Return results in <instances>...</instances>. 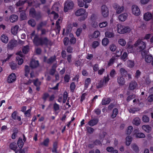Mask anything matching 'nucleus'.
I'll list each match as a JSON object with an SVG mask.
<instances>
[{
	"instance_id": "obj_1",
	"label": "nucleus",
	"mask_w": 153,
	"mask_h": 153,
	"mask_svg": "<svg viewBox=\"0 0 153 153\" xmlns=\"http://www.w3.org/2000/svg\"><path fill=\"white\" fill-rule=\"evenodd\" d=\"M34 44L36 46H45L51 47L54 43L47 37H39L35 36L33 40Z\"/></svg>"
},
{
	"instance_id": "obj_2",
	"label": "nucleus",
	"mask_w": 153,
	"mask_h": 153,
	"mask_svg": "<svg viewBox=\"0 0 153 153\" xmlns=\"http://www.w3.org/2000/svg\"><path fill=\"white\" fill-rule=\"evenodd\" d=\"M29 15L30 16L35 19L36 21H39L42 19L43 14L40 11H36L33 7L30 9Z\"/></svg>"
},
{
	"instance_id": "obj_3",
	"label": "nucleus",
	"mask_w": 153,
	"mask_h": 153,
	"mask_svg": "<svg viewBox=\"0 0 153 153\" xmlns=\"http://www.w3.org/2000/svg\"><path fill=\"white\" fill-rule=\"evenodd\" d=\"M117 27L118 32L121 34L126 33L130 30V28L129 27H123L120 25H118Z\"/></svg>"
},
{
	"instance_id": "obj_4",
	"label": "nucleus",
	"mask_w": 153,
	"mask_h": 153,
	"mask_svg": "<svg viewBox=\"0 0 153 153\" xmlns=\"http://www.w3.org/2000/svg\"><path fill=\"white\" fill-rule=\"evenodd\" d=\"M74 6V4L72 1H67L65 4L64 7V11L67 12L68 10L72 9Z\"/></svg>"
},
{
	"instance_id": "obj_5",
	"label": "nucleus",
	"mask_w": 153,
	"mask_h": 153,
	"mask_svg": "<svg viewBox=\"0 0 153 153\" xmlns=\"http://www.w3.org/2000/svg\"><path fill=\"white\" fill-rule=\"evenodd\" d=\"M56 56L55 55L51 56L48 59L46 56H44L43 58V61L48 64L51 65L56 60Z\"/></svg>"
},
{
	"instance_id": "obj_6",
	"label": "nucleus",
	"mask_w": 153,
	"mask_h": 153,
	"mask_svg": "<svg viewBox=\"0 0 153 153\" xmlns=\"http://www.w3.org/2000/svg\"><path fill=\"white\" fill-rule=\"evenodd\" d=\"M101 11L102 15L104 17H106L108 16V9L105 5H104L101 6Z\"/></svg>"
},
{
	"instance_id": "obj_7",
	"label": "nucleus",
	"mask_w": 153,
	"mask_h": 153,
	"mask_svg": "<svg viewBox=\"0 0 153 153\" xmlns=\"http://www.w3.org/2000/svg\"><path fill=\"white\" fill-rule=\"evenodd\" d=\"M134 47H138L139 48H145L146 45L144 42L139 39L135 43Z\"/></svg>"
},
{
	"instance_id": "obj_8",
	"label": "nucleus",
	"mask_w": 153,
	"mask_h": 153,
	"mask_svg": "<svg viewBox=\"0 0 153 153\" xmlns=\"http://www.w3.org/2000/svg\"><path fill=\"white\" fill-rule=\"evenodd\" d=\"M16 80V76L15 74L14 73H12L8 77L7 81L9 83H11Z\"/></svg>"
},
{
	"instance_id": "obj_9",
	"label": "nucleus",
	"mask_w": 153,
	"mask_h": 153,
	"mask_svg": "<svg viewBox=\"0 0 153 153\" xmlns=\"http://www.w3.org/2000/svg\"><path fill=\"white\" fill-rule=\"evenodd\" d=\"M17 41L14 39H12L10 40L7 45L8 48H13L16 47L18 45Z\"/></svg>"
},
{
	"instance_id": "obj_10",
	"label": "nucleus",
	"mask_w": 153,
	"mask_h": 153,
	"mask_svg": "<svg viewBox=\"0 0 153 153\" xmlns=\"http://www.w3.org/2000/svg\"><path fill=\"white\" fill-rule=\"evenodd\" d=\"M132 10L133 13L136 16L139 15L140 13V9L136 5H133L132 6Z\"/></svg>"
},
{
	"instance_id": "obj_11",
	"label": "nucleus",
	"mask_w": 153,
	"mask_h": 153,
	"mask_svg": "<svg viewBox=\"0 0 153 153\" xmlns=\"http://www.w3.org/2000/svg\"><path fill=\"white\" fill-rule=\"evenodd\" d=\"M137 85V82L135 81H133L129 84L128 89L129 90L133 91L136 89Z\"/></svg>"
},
{
	"instance_id": "obj_12",
	"label": "nucleus",
	"mask_w": 153,
	"mask_h": 153,
	"mask_svg": "<svg viewBox=\"0 0 153 153\" xmlns=\"http://www.w3.org/2000/svg\"><path fill=\"white\" fill-rule=\"evenodd\" d=\"M99 120L97 118H94L90 120L88 123V125L91 127L96 125L98 123Z\"/></svg>"
},
{
	"instance_id": "obj_13",
	"label": "nucleus",
	"mask_w": 153,
	"mask_h": 153,
	"mask_svg": "<svg viewBox=\"0 0 153 153\" xmlns=\"http://www.w3.org/2000/svg\"><path fill=\"white\" fill-rule=\"evenodd\" d=\"M18 113L17 111H14L11 114L12 118L14 120H17L18 121H21V118L20 116H18Z\"/></svg>"
},
{
	"instance_id": "obj_14",
	"label": "nucleus",
	"mask_w": 153,
	"mask_h": 153,
	"mask_svg": "<svg viewBox=\"0 0 153 153\" xmlns=\"http://www.w3.org/2000/svg\"><path fill=\"white\" fill-rule=\"evenodd\" d=\"M33 82L34 85L36 87V90L37 91H39L40 89L41 82L39 80L38 78L33 80Z\"/></svg>"
},
{
	"instance_id": "obj_15",
	"label": "nucleus",
	"mask_w": 153,
	"mask_h": 153,
	"mask_svg": "<svg viewBox=\"0 0 153 153\" xmlns=\"http://www.w3.org/2000/svg\"><path fill=\"white\" fill-rule=\"evenodd\" d=\"M39 65V62L38 60H32L30 62V66L32 68H35L38 67Z\"/></svg>"
},
{
	"instance_id": "obj_16",
	"label": "nucleus",
	"mask_w": 153,
	"mask_h": 153,
	"mask_svg": "<svg viewBox=\"0 0 153 153\" xmlns=\"http://www.w3.org/2000/svg\"><path fill=\"white\" fill-rule=\"evenodd\" d=\"M58 148V143L57 141H55L53 142V148L51 151L53 153H59L57 149Z\"/></svg>"
},
{
	"instance_id": "obj_17",
	"label": "nucleus",
	"mask_w": 153,
	"mask_h": 153,
	"mask_svg": "<svg viewBox=\"0 0 153 153\" xmlns=\"http://www.w3.org/2000/svg\"><path fill=\"white\" fill-rule=\"evenodd\" d=\"M85 10L83 8H80L77 10L75 13L76 16H82L85 13Z\"/></svg>"
},
{
	"instance_id": "obj_18",
	"label": "nucleus",
	"mask_w": 153,
	"mask_h": 153,
	"mask_svg": "<svg viewBox=\"0 0 153 153\" xmlns=\"http://www.w3.org/2000/svg\"><path fill=\"white\" fill-rule=\"evenodd\" d=\"M138 131V129H135L134 131V134H135L136 137L137 138H143L145 137V135L143 133L141 132L137 133V132Z\"/></svg>"
},
{
	"instance_id": "obj_19",
	"label": "nucleus",
	"mask_w": 153,
	"mask_h": 153,
	"mask_svg": "<svg viewBox=\"0 0 153 153\" xmlns=\"http://www.w3.org/2000/svg\"><path fill=\"white\" fill-rule=\"evenodd\" d=\"M19 28V26L18 25L12 27L11 30L12 34L14 35H16L17 33Z\"/></svg>"
},
{
	"instance_id": "obj_20",
	"label": "nucleus",
	"mask_w": 153,
	"mask_h": 153,
	"mask_svg": "<svg viewBox=\"0 0 153 153\" xmlns=\"http://www.w3.org/2000/svg\"><path fill=\"white\" fill-rule=\"evenodd\" d=\"M117 82L120 85H123L125 83V79L123 76H119L117 78Z\"/></svg>"
},
{
	"instance_id": "obj_21",
	"label": "nucleus",
	"mask_w": 153,
	"mask_h": 153,
	"mask_svg": "<svg viewBox=\"0 0 153 153\" xmlns=\"http://www.w3.org/2000/svg\"><path fill=\"white\" fill-rule=\"evenodd\" d=\"M142 128L147 133H149L152 130V128L149 125H143Z\"/></svg>"
},
{
	"instance_id": "obj_22",
	"label": "nucleus",
	"mask_w": 153,
	"mask_h": 153,
	"mask_svg": "<svg viewBox=\"0 0 153 153\" xmlns=\"http://www.w3.org/2000/svg\"><path fill=\"white\" fill-rule=\"evenodd\" d=\"M118 113V109L116 108H114L112 111V114L111 116V118L112 119H114L117 117Z\"/></svg>"
},
{
	"instance_id": "obj_23",
	"label": "nucleus",
	"mask_w": 153,
	"mask_h": 153,
	"mask_svg": "<svg viewBox=\"0 0 153 153\" xmlns=\"http://www.w3.org/2000/svg\"><path fill=\"white\" fill-rule=\"evenodd\" d=\"M91 81V79L90 78H88L85 80L84 88L86 90L88 88Z\"/></svg>"
},
{
	"instance_id": "obj_24",
	"label": "nucleus",
	"mask_w": 153,
	"mask_h": 153,
	"mask_svg": "<svg viewBox=\"0 0 153 153\" xmlns=\"http://www.w3.org/2000/svg\"><path fill=\"white\" fill-rule=\"evenodd\" d=\"M143 17L146 21H149L152 18V14L149 12H147L144 14Z\"/></svg>"
},
{
	"instance_id": "obj_25",
	"label": "nucleus",
	"mask_w": 153,
	"mask_h": 153,
	"mask_svg": "<svg viewBox=\"0 0 153 153\" xmlns=\"http://www.w3.org/2000/svg\"><path fill=\"white\" fill-rule=\"evenodd\" d=\"M18 19V16L16 15L13 14L11 15L10 17V21L12 22H14L17 21Z\"/></svg>"
},
{
	"instance_id": "obj_26",
	"label": "nucleus",
	"mask_w": 153,
	"mask_h": 153,
	"mask_svg": "<svg viewBox=\"0 0 153 153\" xmlns=\"http://www.w3.org/2000/svg\"><path fill=\"white\" fill-rule=\"evenodd\" d=\"M111 102V99L109 98H104L102 101V105H105L109 104Z\"/></svg>"
},
{
	"instance_id": "obj_27",
	"label": "nucleus",
	"mask_w": 153,
	"mask_h": 153,
	"mask_svg": "<svg viewBox=\"0 0 153 153\" xmlns=\"http://www.w3.org/2000/svg\"><path fill=\"white\" fill-rule=\"evenodd\" d=\"M17 145V144L15 142H13L10 144L9 147L11 149L15 151L18 148Z\"/></svg>"
},
{
	"instance_id": "obj_28",
	"label": "nucleus",
	"mask_w": 153,
	"mask_h": 153,
	"mask_svg": "<svg viewBox=\"0 0 153 153\" xmlns=\"http://www.w3.org/2000/svg\"><path fill=\"white\" fill-rule=\"evenodd\" d=\"M47 22L46 21L42 22L39 23L37 26V29L38 30H40L42 29V28L46 26Z\"/></svg>"
},
{
	"instance_id": "obj_29",
	"label": "nucleus",
	"mask_w": 153,
	"mask_h": 153,
	"mask_svg": "<svg viewBox=\"0 0 153 153\" xmlns=\"http://www.w3.org/2000/svg\"><path fill=\"white\" fill-rule=\"evenodd\" d=\"M1 39L2 42L7 43L8 41V38L6 35L3 34L1 36Z\"/></svg>"
},
{
	"instance_id": "obj_30",
	"label": "nucleus",
	"mask_w": 153,
	"mask_h": 153,
	"mask_svg": "<svg viewBox=\"0 0 153 153\" xmlns=\"http://www.w3.org/2000/svg\"><path fill=\"white\" fill-rule=\"evenodd\" d=\"M127 17V14L126 13H124L119 16V19L121 21H124L126 19Z\"/></svg>"
},
{
	"instance_id": "obj_31",
	"label": "nucleus",
	"mask_w": 153,
	"mask_h": 153,
	"mask_svg": "<svg viewBox=\"0 0 153 153\" xmlns=\"http://www.w3.org/2000/svg\"><path fill=\"white\" fill-rule=\"evenodd\" d=\"M17 145L19 148H22L24 145V143L22 138L20 137L19 138L17 141Z\"/></svg>"
},
{
	"instance_id": "obj_32",
	"label": "nucleus",
	"mask_w": 153,
	"mask_h": 153,
	"mask_svg": "<svg viewBox=\"0 0 153 153\" xmlns=\"http://www.w3.org/2000/svg\"><path fill=\"white\" fill-rule=\"evenodd\" d=\"M30 71V67L27 65L25 67V75L26 77H27Z\"/></svg>"
},
{
	"instance_id": "obj_33",
	"label": "nucleus",
	"mask_w": 153,
	"mask_h": 153,
	"mask_svg": "<svg viewBox=\"0 0 153 153\" xmlns=\"http://www.w3.org/2000/svg\"><path fill=\"white\" fill-rule=\"evenodd\" d=\"M28 23L32 27H34L36 24V21L33 19L29 20L28 22Z\"/></svg>"
},
{
	"instance_id": "obj_34",
	"label": "nucleus",
	"mask_w": 153,
	"mask_h": 153,
	"mask_svg": "<svg viewBox=\"0 0 153 153\" xmlns=\"http://www.w3.org/2000/svg\"><path fill=\"white\" fill-rule=\"evenodd\" d=\"M132 138L130 136H127L126 138V144L127 146H129L131 144Z\"/></svg>"
},
{
	"instance_id": "obj_35",
	"label": "nucleus",
	"mask_w": 153,
	"mask_h": 153,
	"mask_svg": "<svg viewBox=\"0 0 153 153\" xmlns=\"http://www.w3.org/2000/svg\"><path fill=\"white\" fill-rule=\"evenodd\" d=\"M49 142L50 140L49 138H47L44 140L43 142L41 144V145H43L46 147H47L48 146Z\"/></svg>"
},
{
	"instance_id": "obj_36",
	"label": "nucleus",
	"mask_w": 153,
	"mask_h": 153,
	"mask_svg": "<svg viewBox=\"0 0 153 153\" xmlns=\"http://www.w3.org/2000/svg\"><path fill=\"white\" fill-rule=\"evenodd\" d=\"M133 123L134 125L138 126L140 124V119L138 117L135 118L133 120Z\"/></svg>"
},
{
	"instance_id": "obj_37",
	"label": "nucleus",
	"mask_w": 153,
	"mask_h": 153,
	"mask_svg": "<svg viewBox=\"0 0 153 153\" xmlns=\"http://www.w3.org/2000/svg\"><path fill=\"white\" fill-rule=\"evenodd\" d=\"M140 50L141 51V54L143 57H145L147 55L148 52L147 50H146V48H139Z\"/></svg>"
},
{
	"instance_id": "obj_38",
	"label": "nucleus",
	"mask_w": 153,
	"mask_h": 153,
	"mask_svg": "<svg viewBox=\"0 0 153 153\" xmlns=\"http://www.w3.org/2000/svg\"><path fill=\"white\" fill-rule=\"evenodd\" d=\"M152 59V56L150 55H147L145 56V60L147 63L150 62Z\"/></svg>"
},
{
	"instance_id": "obj_39",
	"label": "nucleus",
	"mask_w": 153,
	"mask_h": 153,
	"mask_svg": "<svg viewBox=\"0 0 153 153\" xmlns=\"http://www.w3.org/2000/svg\"><path fill=\"white\" fill-rule=\"evenodd\" d=\"M31 109L30 108L26 111L24 112L25 116V117H30L31 115Z\"/></svg>"
},
{
	"instance_id": "obj_40",
	"label": "nucleus",
	"mask_w": 153,
	"mask_h": 153,
	"mask_svg": "<svg viewBox=\"0 0 153 153\" xmlns=\"http://www.w3.org/2000/svg\"><path fill=\"white\" fill-rule=\"evenodd\" d=\"M134 62L132 61L128 60L127 62V66L129 68H133L134 66Z\"/></svg>"
},
{
	"instance_id": "obj_41",
	"label": "nucleus",
	"mask_w": 153,
	"mask_h": 153,
	"mask_svg": "<svg viewBox=\"0 0 153 153\" xmlns=\"http://www.w3.org/2000/svg\"><path fill=\"white\" fill-rule=\"evenodd\" d=\"M49 97V94L47 92H45L43 94L42 98L44 102L46 101L47 99Z\"/></svg>"
},
{
	"instance_id": "obj_42",
	"label": "nucleus",
	"mask_w": 153,
	"mask_h": 153,
	"mask_svg": "<svg viewBox=\"0 0 153 153\" xmlns=\"http://www.w3.org/2000/svg\"><path fill=\"white\" fill-rule=\"evenodd\" d=\"M116 59L113 56L109 60L108 65L109 66L111 65L112 64H114V62L115 61V60H116Z\"/></svg>"
},
{
	"instance_id": "obj_43",
	"label": "nucleus",
	"mask_w": 153,
	"mask_h": 153,
	"mask_svg": "<svg viewBox=\"0 0 153 153\" xmlns=\"http://www.w3.org/2000/svg\"><path fill=\"white\" fill-rule=\"evenodd\" d=\"M133 128L132 126H129L127 128L126 134L127 135H129L132 131Z\"/></svg>"
},
{
	"instance_id": "obj_44",
	"label": "nucleus",
	"mask_w": 153,
	"mask_h": 153,
	"mask_svg": "<svg viewBox=\"0 0 153 153\" xmlns=\"http://www.w3.org/2000/svg\"><path fill=\"white\" fill-rule=\"evenodd\" d=\"M117 7V10L116 13L117 14H120L124 10V7L123 6L120 7L118 6Z\"/></svg>"
},
{
	"instance_id": "obj_45",
	"label": "nucleus",
	"mask_w": 153,
	"mask_h": 153,
	"mask_svg": "<svg viewBox=\"0 0 153 153\" xmlns=\"http://www.w3.org/2000/svg\"><path fill=\"white\" fill-rule=\"evenodd\" d=\"M119 49V50L116 49L115 52L114 53L115 54V56L116 57H119L122 54V50H121L120 48Z\"/></svg>"
},
{
	"instance_id": "obj_46",
	"label": "nucleus",
	"mask_w": 153,
	"mask_h": 153,
	"mask_svg": "<svg viewBox=\"0 0 153 153\" xmlns=\"http://www.w3.org/2000/svg\"><path fill=\"white\" fill-rule=\"evenodd\" d=\"M118 43L120 45L122 46H124L126 44V42L124 39H120L118 40Z\"/></svg>"
},
{
	"instance_id": "obj_47",
	"label": "nucleus",
	"mask_w": 153,
	"mask_h": 153,
	"mask_svg": "<svg viewBox=\"0 0 153 153\" xmlns=\"http://www.w3.org/2000/svg\"><path fill=\"white\" fill-rule=\"evenodd\" d=\"M9 65L12 70H15L17 68V64L13 62L10 63Z\"/></svg>"
},
{
	"instance_id": "obj_48",
	"label": "nucleus",
	"mask_w": 153,
	"mask_h": 153,
	"mask_svg": "<svg viewBox=\"0 0 153 153\" xmlns=\"http://www.w3.org/2000/svg\"><path fill=\"white\" fill-rule=\"evenodd\" d=\"M105 36L108 38L112 37L114 36V34L112 32L107 31L105 33Z\"/></svg>"
},
{
	"instance_id": "obj_49",
	"label": "nucleus",
	"mask_w": 153,
	"mask_h": 153,
	"mask_svg": "<svg viewBox=\"0 0 153 153\" xmlns=\"http://www.w3.org/2000/svg\"><path fill=\"white\" fill-rule=\"evenodd\" d=\"M141 75V72L139 70H138L136 71L135 74V78L138 79L140 76Z\"/></svg>"
},
{
	"instance_id": "obj_50",
	"label": "nucleus",
	"mask_w": 153,
	"mask_h": 153,
	"mask_svg": "<svg viewBox=\"0 0 153 153\" xmlns=\"http://www.w3.org/2000/svg\"><path fill=\"white\" fill-rule=\"evenodd\" d=\"M70 78L71 77L69 75H65L64 77V82L66 83L68 82L69 81Z\"/></svg>"
},
{
	"instance_id": "obj_51",
	"label": "nucleus",
	"mask_w": 153,
	"mask_h": 153,
	"mask_svg": "<svg viewBox=\"0 0 153 153\" xmlns=\"http://www.w3.org/2000/svg\"><path fill=\"white\" fill-rule=\"evenodd\" d=\"M16 61L18 62V63L19 65H21L23 62V60L22 58H20L19 56L16 57Z\"/></svg>"
},
{
	"instance_id": "obj_52",
	"label": "nucleus",
	"mask_w": 153,
	"mask_h": 153,
	"mask_svg": "<svg viewBox=\"0 0 153 153\" xmlns=\"http://www.w3.org/2000/svg\"><path fill=\"white\" fill-rule=\"evenodd\" d=\"M133 150L136 152H138L139 151L138 147L135 144H133L131 147Z\"/></svg>"
},
{
	"instance_id": "obj_53",
	"label": "nucleus",
	"mask_w": 153,
	"mask_h": 153,
	"mask_svg": "<svg viewBox=\"0 0 153 153\" xmlns=\"http://www.w3.org/2000/svg\"><path fill=\"white\" fill-rule=\"evenodd\" d=\"M76 87V85L74 82H71L70 84V89L72 92H74Z\"/></svg>"
},
{
	"instance_id": "obj_54",
	"label": "nucleus",
	"mask_w": 153,
	"mask_h": 153,
	"mask_svg": "<svg viewBox=\"0 0 153 153\" xmlns=\"http://www.w3.org/2000/svg\"><path fill=\"white\" fill-rule=\"evenodd\" d=\"M109 42L108 39L107 38H104L102 41V43L104 45L106 46L108 44Z\"/></svg>"
},
{
	"instance_id": "obj_55",
	"label": "nucleus",
	"mask_w": 153,
	"mask_h": 153,
	"mask_svg": "<svg viewBox=\"0 0 153 153\" xmlns=\"http://www.w3.org/2000/svg\"><path fill=\"white\" fill-rule=\"evenodd\" d=\"M104 85V81L101 80L96 85L97 88H99L102 87Z\"/></svg>"
},
{
	"instance_id": "obj_56",
	"label": "nucleus",
	"mask_w": 153,
	"mask_h": 153,
	"mask_svg": "<svg viewBox=\"0 0 153 153\" xmlns=\"http://www.w3.org/2000/svg\"><path fill=\"white\" fill-rule=\"evenodd\" d=\"M26 1H22L21 0H19L16 3V5L17 6H21L23 5L26 2Z\"/></svg>"
},
{
	"instance_id": "obj_57",
	"label": "nucleus",
	"mask_w": 153,
	"mask_h": 153,
	"mask_svg": "<svg viewBox=\"0 0 153 153\" xmlns=\"http://www.w3.org/2000/svg\"><path fill=\"white\" fill-rule=\"evenodd\" d=\"M120 72L121 75L123 76L126 75L127 74V71L125 69L123 68H122L120 69Z\"/></svg>"
},
{
	"instance_id": "obj_58",
	"label": "nucleus",
	"mask_w": 153,
	"mask_h": 153,
	"mask_svg": "<svg viewBox=\"0 0 153 153\" xmlns=\"http://www.w3.org/2000/svg\"><path fill=\"white\" fill-rule=\"evenodd\" d=\"M20 17L22 20H26L27 19V17L26 14L24 12H22L20 13Z\"/></svg>"
},
{
	"instance_id": "obj_59",
	"label": "nucleus",
	"mask_w": 153,
	"mask_h": 153,
	"mask_svg": "<svg viewBox=\"0 0 153 153\" xmlns=\"http://www.w3.org/2000/svg\"><path fill=\"white\" fill-rule=\"evenodd\" d=\"M142 120L144 122L147 123L149 121V117L146 115H144L143 116Z\"/></svg>"
},
{
	"instance_id": "obj_60",
	"label": "nucleus",
	"mask_w": 153,
	"mask_h": 153,
	"mask_svg": "<svg viewBox=\"0 0 153 153\" xmlns=\"http://www.w3.org/2000/svg\"><path fill=\"white\" fill-rule=\"evenodd\" d=\"M86 128L87 130V131L88 132V133L90 134H91L93 133L94 131V128L91 127H86Z\"/></svg>"
},
{
	"instance_id": "obj_61",
	"label": "nucleus",
	"mask_w": 153,
	"mask_h": 153,
	"mask_svg": "<svg viewBox=\"0 0 153 153\" xmlns=\"http://www.w3.org/2000/svg\"><path fill=\"white\" fill-rule=\"evenodd\" d=\"M128 56V54L127 52H125L123 53V54L121 56V59L123 60L124 61H125L126 59Z\"/></svg>"
},
{
	"instance_id": "obj_62",
	"label": "nucleus",
	"mask_w": 153,
	"mask_h": 153,
	"mask_svg": "<svg viewBox=\"0 0 153 153\" xmlns=\"http://www.w3.org/2000/svg\"><path fill=\"white\" fill-rule=\"evenodd\" d=\"M100 33L98 31H94L92 35V37L93 38H97L100 35Z\"/></svg>"
},
{
	"instance_id": "obj_63",
	"label": "nucleus",
	"mask_w": 153,
	"mask_h": 153,
	"mask_svg": "<svg viewBox=\"0 0 153 153\" xmlns=\"http://www.w3.org/2000/svg\"><path fill=\"white\" fill-rule=\"evenodd\" d=\"M94 144L95 145H99V146H101L102 145V143L101 142L100 140H99L96 139L93 142Z\"/></svg>"
},
{
	"instance_id": "obj_64",
	"label": "nucleus",
	"mask_w": 153,
	"mask_h": 153,
	"mask_svg": "<svg viewBox=\"0 0 153 153\" xmlns=\"http://www.w3.org/2000/svg\"><path fill=\"white\" fill-rule=\"evenodd\" d=\"M19 149H16L15 151V153H25V149H24L19 148Z\"/></svg>"
}]
</instances>
